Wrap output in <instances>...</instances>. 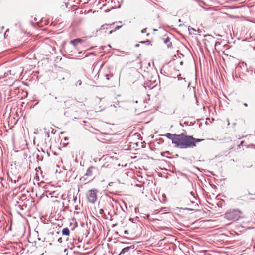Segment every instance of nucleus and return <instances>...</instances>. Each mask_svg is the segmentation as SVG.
I'll return each instance as SVG.
<instances>
[{"mask_svg":"<svg viewBox=\"0 0 255 255\" xmlns=\"http://www.w3.org/2000/svg\"><path fill=\"white\" fill-rule=\"evenodd\" d=\"M129 232H128V230H125L124 231V234L125 235H128V234Z\"/></svg>","mask_w":255,"mask_h":255,"instance_id":"obj_12","label":"nucleus"},{"mask_svg":"<svg viewBox=\"0 0 255 255\" xmlns=\"http://www.w3.org/2000/svg\"><path fill=\"white\" fill-rule=\"evenodd\" d=\"M90 172V169L89 168L88 170V173Z\"/></svg>","mask_w":255,"mask_h":255,"instance_id":"obj_16","label":"nucleus"},{"mask_svg":"<svg viewBox=\"0 0 255 255\" xmlns=\"http://www.w3.org/2000/svg\"><path fill=\"white\" fill-rule=\"evenodd\" d=\"M61 238H60L59 239H58V241H61Z\"/></svg>","mask_w":255,"mask_h":255,"instance_id":"obj_17","label":"nucleus"},{"mask_svg":"<svg viewBox=\"0 0 255 255\" xmlns=\"http://www.w3.org/2000/svg\"><path fill=\"white\" fill-rule=\"evenodd\" d=\"M62 234L66 236H69L70 234V231L68 228H65L62 230Z\"/></svg>","mask_w":255,"mask_h":255,"instance_id":"obj_10","label":"nucleus"},{"mask_svg":"<svg viewBox=\"0 0 255 255\" xmlns=\"http://www.w3.org/2000/svg\"><path fill=\"white\" fill-rule=\"evenodd\" d=\"M112 24H105L102 26L100 31L102 33L105 34H111L113 32H115L122 27V25H118L115 28H112Z\"/></svg>","mask_w":255,"mask_h":255,"instance_id":"obj_3","label":"nucleus"},{"mask_svg":"<svg viewBox=\"0 0 255 255\" xmlns=\"http://www.w3.org/2000/svg\"><path fill=\"white\" fill-rule=\"evenodd\" d=\"M243 217V212L238 209H230L225 214V218L230 221H237Z\"/></svg>","mask_w":255,"mask_h":255,"instance_id":"obj_2","label":"nucleus"},{"mask_svg":"<svg viewBox=\"0 0 255 255\" xmlns=\"http://www.w3.org/2000/svg\"><path fill=\"white\" fill-rule=\"evenodd\" d=\"M84 42V40L80 38H77L72 40H71L70 43L72 44L74 47H76L78 43H81Z\"/></svg>","mask_w":255,"mask_h":255,"instance_id":"obj_7","label":"nucleus"},{"mask_svg":"<svg viewBox=\"0 0 255 255\" xmlns=\"http://www.w3.org/2000/svg\"><path fill=\"white\" fill-rule=\"evenodd\" d=\"M109 159H110L111 161H113V159H112L111 157H109Z\"/></svg>","mask_w":255,"mask_h":255,"instance_id":"obj_15","label":"nucleus"},{"mask_svg":"<svg viewBox=\"0 0 255 255\" xmlns=\"http://www.w3.org/2000/svg\"><path fill=\"white\" fill-rule=\"evenodd\" d=\"M164 43L167 45L168 48L172 47V43L170 41V39L169 37H167L164 39Z\"/></svg>","mask_w":255,"mask_h":255,"instance_id":"obj_8","label":"nucleus"},{"mask_svg":"<svg viewBox=\"0 0 255 255\" xmlns=\"http://www.w3.org/2000/svg\"><path fill=\"white\" fill-rule=\"evenodd\" d=\"M132 246H130V247H126V248H124L122 249V251L120 253V254H124L125 253L128 252L129 251V249Z\"/></svg>","mask_w":255,"mask_h":255,"instance_id":"obj_11","label":"nucleus"},{"mask_svg":"<svg viewBox=\"0 0 255 255\" xmlns=\"http://www.w3.org/2000/svg\"><path fill=\"white\" fill-rule=\"evenodd\" d=\"M106 79H107V80H109V75H108V74H107V75H106Z\"/></svg>","mask_w":255,"mask_h":255,"instance_id":"obj_13","label":"nucleus"},{"mask_svg":"<svg viewBox=\"0 0 255 255\" xmlns=\"http://www.w3.org/2000/svg\"><path fill=\"white\" fill-rule=\"evenodd\" d=\"M113 166V163L112 162H109V163H105L103 165L102 168H111Z\"/></svg>","mask_w":255,"mask_h":255,"instance_id":"obj_9","label":"nucleus"},{"mask_svg":"<svg viewBox=\"0 0 255 255\" xmlns=\"http://www.w3.org/2000/svg\"><path fill=\"white\" fill-rule=\"evenodd\" d=\"M165 136L169 139L172 140V143L175 145V140L177 139V136H178V134H172L171 133H167Z\"/></svg>","mask_w":255,"mask_h":255,"instance_id":"obj_6","label":"nucleus"},{"mask_svg":"<svg viewBox=\"0 0 255 255\" xmlns=\"http://www.w3.org/2000/svg\"><path fill=\"white\" fill-rule=\"evenodd\" d=\"M244 105L246 107H247L248 106V104L247 103H244Z\"/></svg>","mask_w":255,"mask_h":255,"instance_id":"obj_14","label":"nucleus"},{"mask_svg":"<svg viewBox=\"0 0 255 255\" xmlns=\"http://www.w3.org/2000/svg\"><path fill=\"white\" fill-rule=\"evenodd\" d=\"M98 190L92 189L89 190L86 194L87 199L88 202L94 203L97 199Z\"/></svg>","mask_w":255,"mask_h":255,"instance_id":"obj_4","label":"nucleus"},{"mask_svg":"<svg viewBox=\"0 0 255 255\" xmlns=\"http://www.w3.org/2000/svg\"><path fill=\"white\" fill-rule=\"evenodd\" d=\"M61 238H60L59 239H58V241H61Z\"/></svg>","mask_w":255,"mask_h":255,"instance_id":"obj_18","label":"nucleus"},{"mask_svg":"<svg viewBox=\"0 0 255 255\" xmlns=\"http://www.w3.org/2000/svg\"><path fill=\"white\" fill-rule=\"evenodd\" d=\"M49 195H52V194L51 193H49Z\"/></svg>","mask_w":255,"mask_h":255,"instance_id":"obj_19","label":"nucleus"},{"mask_svg":"<svg viewBox=\"0 0 255 255\" xmlns=\"http://www.w3.org/2000/svg\"><path fill=\"white\" fill-rule=\"evenodd\" d=\"M203 139L195 138L192 136L184 133L178 134L175 140V147L180 149L192 148L196 146V142L203 141Z\"/></svg>","mask_w":255,"mask_h":255,"instance_id":"obj_1","label":"nucleus"},{"mask_svg":"<svg viewBox=\"0 0 255 255\" xmlns=\"http://www.w3.org/2000/svg\"><path fill=\"white\" fill-rule=\"evenodd\" d=\"M86 101V98L82 100L81 101H77L76 100L75 103L73 104L74 106L77 109H83L85 107V104L84 102Z\"/></svg>","mask_w":255,"mask_h":255,"instance_id":"obj_5","label":"nucleus"}]
</instances>
